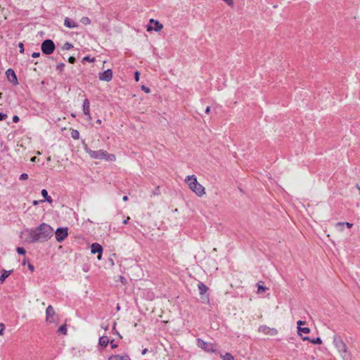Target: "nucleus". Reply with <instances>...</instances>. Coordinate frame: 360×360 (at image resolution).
Here are the masks:
<instances>
[{
	"label": "nucleus",
	"instance_id": "nucleus-28",
	"mask_svg": "<svg viewBox=\"0 0 360 360\" xmlns=\"http://www.w3.org/2000/svg\"><path fill=\"white\" fill-rule=\"evenodd\" d=\"M71 136L74 139H78L79 137V133L77 130H73L71 133Z\"/></svg>",
	"mask_w": 360,
	"mask_h": 360
},
{
	"label": "nucleus",
	"instance_id": "nucleus-6",
	"mask_svg": "<svg viewBox=\"0 0 360 360\" xmlns=\"http://www.w3.org/2000/svg\"><path fill=\"white\" fill-rule=\"evenodd\" d=\"M56 46L51 39L44 40L41 45V49L44 54L50 55L55 51Z\"/></svg>",
	"mask_w": 360,
	"mask_h": 360
},
{
	"label": "nucleus",
	"instance_id": "nucleus-19",
	"mask_svg": "<svg viewBox=\"0 0 360 360\" xmlns=\"http://www.w3.org/2000/svg\"><path fill=\"white\" fill-rule=\"evenodd\" d=\"M41 195L45 198L44 201H47L49 203L53 202L52 198L49 195L48 192L46 189H42L41 191Z\"/></svg>",
	"mask_w": 360,
	"mask_h": 360
},
{
	"label": "nucleus",
	"instance_id": "nucleus-47",
	"mask_svg": "<svg viewBox=\"0 0 360 360\" xmlns=\"http://www.w3.org/2000/svg\"><path fill=\"white\" fill-rule=\"evenodd\" d=\"M28 268H29V269H30L31 271H34V266H33L32 264H28Z\"/></svg>",
	"mask_w": 360,
	"mask_h": 360
},
{
	"label": "nucleus",
	"instance_id": "nucleus-4",
	"mask_svg": "<svg viewBox=\"0 0 360 360\" xmlns=\"http://www.w3.org/2000/svg\"><path fill=\"white\" fill-rule=\"evenodd\" d=\"M333 344L340 353L342 359L345 360L346 354L348 352V348L342 338L338 335H333Z\"/></svg>",
	"mask_w": 360,
	"mask_h": 360
},
{
	"label": "nucleus",
	"instance_id": "nucleus-30",
	"mask_svg": "<svg viewBox=\"0 0 360 360\" xmlns=\"http://www.w3.org/2000/svg\"><path fill=\"white\" fill-rule=\"evenodd\" d=\"M73 47V45L69 42H66L64 44L63 49L65 50H69Z\"/></svg>",
	"mask_w": 360,
	"mask_h": 360
},
{
	"label": "nucleus",
	"instance_id": "nucleus-43",
	"mask_svg": "<svg viewBox=\"0 0 360 360\" xmlns=\"http://www.w3.org/2000/svg\"><path fill=\"white\" fill-rule=\"evenodd\" d=\"M7 117V114H0V121L5 120Z\"/></svg>",
	"mask_w": 360,
	"mask_h": 360
},
{
	"label": "nucleus",
	"instance_id": "nucleus-40",
	"mask_svg": "<svg viewBox=\"0 0 360 360\" xmlns=\"http://www.w3.org/2000/svg\"><path fill=\"white\" fill-rule=\"evenodd\" d=\"M4 331V326L2 323H0V335H3Z\"/></svg>",
	"mask_w": 360,
	"mask_h": 360
},
{
	"label": "nucleus",
	"instance_id": "nucleus-29",
	"mask_svg": "<svg viewBox=\"0 0 360 360\" xmlns=\"http://www.w3.org/2000/svg\"><path fill=\"white\" fill-rule=\"evenodd\" d=\"M64 67H65V63H60L56 65V70L61 72H63Z\"/></svg>",
	"mask_w": 360,
	"mask_h": 360
},
{
	"label": "nucleus",
	"instance_id": "nucleus-8",
	"mask_svg": "<svg viewBox=\"0 0 360 360\" xmlns=\"http://www.w3.org/2000/svg\"><path fill=\"white\" fill-rule=\"evenodd\" d=\"M149 25H147V30L152 31L154 30L155 32H160L162 30L163 25L158 20H154L153 18L150 19Z\"/></svg>",
	"mask_w": 360,
	"mask_h": 360
},
{
	"label": "nucleus",
	"instance_id": "nucleus-33",
	"mask_svg": "<svg viewBox=\"0 0 360 360\" xmlns=\"http://www.w3.org/2000/svg\"><path fill=\"white\" fill-rule=\"evenodd\" d=\"M16 251L20 255H25V250L23 248H21V247L17 248Z\"/></svg>",
	"mask_w": 360,
	"mask_h": 360
},
{
	"label": "nucleus",
	"instance_id": "nucleus-53",
	"mask_svg": "<svg viewBox=\"0 0 360 360\" xmlns=\"http://www.w3.org/2000/svg\"><path fill=\"white\" fill-rule=\"evenodd\" d=\"M36 160H37V158L36 157H33V158H31L30 160H31V162H34L36 161Z\"/></svg>",
	"mask_w": 360,
	"mask_h": 360
},
{
	"label": "nucleus",
	"instance_id": "nucleus-48",
	"mask_svg": "<svg viewBox=\"0 0 360 360\" xmlns=\"http://www.w3.org/2000/svg\"><path fill=\"white\" fill-rule=\"evenodd\" d=\"M130 219V217H127L124 221H123V224H127L129 221Z\"/></svg>",
	"mask_w": 360,
	"mask_h": 360
},
{
	"label": "nucleus",
	"instance_id": "nucleus-9",
	"mask_svg": "<svg viewBox=\"0 0 360 360\" xmlns=\"http://www.w3.org/2000/svg\"><path fill=\"white\" fill-rule=\"evenodd\" d=\"M68 228H58L55 231V236L58 242H62L68 236Z\"/></svg>",
	"mask_w": 360,
	"mask_h": 360
},
{
	"label": "nucleus",
	"instance_id": "nucleus-27",
	"mask_svg": "<svg viewBox=\"0 0 360 360\" xmlns=\"http://www.w3.org/2000/svg\"><path fill=\"white\" fill-rule=\"evenodd\" d=\"M58 333H63L64 335H66L67 334V328H66V326L65 325H63L61 326L58 330Z\"/></svg>",
	"mask_w": 360,
	"mask_h": 360
},
{
	"label": "nucleus",
	"instance_id": "nucleus-51",
	"mask_svg": "<svg viewBox=\"0 0 360 360\" xmlns=\"http://www.w3.org/2000/svg\"><path fill=\"white\" fill-rule=\"evenodd\" d=\"M210 106H207V107L205 108V112H210Z\"/></svg>",
	"mask_w": 360,
	"mask_h": 360
},
{
	"label": "nucleus",
	"instance_id": "nucleus-34",
	"mask_svg": "<svg viewBox=\"0 0 360 360\" xmlns=\"http://www.w3.org/2000/svg\"><path fill=\"white\" fill-rule=\"evenodd\" d=\"M265 289L266 288L264 287H263L259 284L257 285V292L258 293H261V292H264L265 290Z\"/></svg>",
	"mask_w": 360,
	"mask_h": 360
},
{
	"label": "nucleus",
	"instance_id": "nucleus-7",
	"mask_svg": "<svg viewBox=\"0 0 360 360\" xmlns=\"http://www.w3.org/2000/svg\"><path fill=\"white\" fill-rule=\"evenodd\" d=\"M46 321L49 323H58V316L51 305H49L46 309Z\"/></svg>",
	"mask_w": 360,
	"mask_h": 360
},
{
	"label": "nucleus",
	"instance_id": "nucleus-22",
	"mask_svg": "<svg viewBox=\"0 0 360 360\" xmlns=\"http://www.w3.org/2000/svg\"><path fill=\"white\" fill-rule=\"evenodd\" d=\"M198 289L200 295L205 294L208 290L207 287L202 283H198Z\"/></svg>",
	"mask_w": 360,
	"mask_h": 360
},
{
	"label": "nucleus",
	"instance_id": "nucleus-59",
	"mask_svg": "<svg viewBox=\"0 0 360 360\" xmlns=\"http://www.w3.org/2000/svg\"><path fill=\"white\" fill-rule=\"evenodd\" d=\"M37 154H38V155H40V154H41V153H40L39 151H37Z\"/></svg>",
	"mask_w": 360,
	"mask_h": 360
},
{
	"label": "nucleus",
	"instance_id": "nucleus-37",
	"mask_svg": "<svg viewBox=\"0 0 360 360\" xmlns=\"http://www.w3.org/2000/svg\"><path fill=\"white\" fill-rule=\"evenodd\" d=\"M160 188L159 187H157L155 188V190L153 191V194L154 195H160Z\"/></svg>",
	"mask_w": 360,
	"mask_h": 360
},
{
	"label": "nucleus",
	"instance_id": "nucleus-55",
	"mask_svg": "<svg viewBox=\"0 0 360 360\" xmlns=\"http://www.w3.org/2000/svg\"><path fill=\"white\" fill-rule=\"evenodd\" d=\"M39 201L34 200V201L33 202V204H34V205H37V204L39 203Z\"/></svg>",
	"mask_w": 360,
	"mask_h": 360
},
{
	"label": "nucleus",
	"instance_id": "nucleus-12",
	"mask_svg": "<svg viewBox=\"0 0 360 360\" xmlns=\"http://www.w3.org/2000/svg\"><path fill=\"white\" fill-rule=\"evenodd\" d=\"M259 331L266 335L271 336L276 335L278 333V330L276 328H269L266 326H262L259 328Z\"/></svg>",
	"mask_w": 360,
	"mask_h": 360
},
{
	"label": "nucleus",
	"instance_id": "nucleus-3",
	"mask_svg": "<svg viewBox=\"0 0 360 360\" xmlns=\"http://www.w3.org/2000/svg\"><path fill=\"white\" fill-rule=\"evenodd\" d=\"M84 150L92 159H104L108 162H115L116 160V157L114 154L108 153L107 151L103 150H92L86 146L84 148Z\"/></svg>",
	"mask_w": 360,
	"mask_h": 360
},
{
	"label": "nucleus",
	"instance_id": "nucleus-54",
	"mask_svg": "<svg viewBox=\"0 0 360 360\" xmlns=\"http://www.w3.org/2000/svg\"><path fill=\"white\" fill-rule=\"evenodd\" d=\"M122 200L124 201H127L128 200V197L127 195H124L123 198H122Z\"/></svg>",
	"mask_w": 360,
	"mask_h": 360
},
{
	"label": "nucleus",
	"instance_id": "nucleus-42",
	"mask_svg": "<svg viewBox=\"0 0 360 360\" xmlns=\"http://www.w3.org/2000/svg\"><path fill=\"white\" fill-rule=\"evenodd\" d=\"M39 56H40V53L39 52H34L32 54V57H33V58H38Z\"/></svg>",
	"mask_w": 360,
	"mask_h": 360
},
{
	"label": "nucleus",
	"instance_id": "nucleus-26",
	"mask_svg": "<svg viewBox=\"0 0 360 360\" xmlns=\"http://www.w3.org/2000/svg\"><path fill=\"white\" fill-rule=\"evenodd\" d=\"M80 21L85 25H89L91 23V20L88 17H82Z\"/></svg>",
	"mask_w": 360,
	"mask_h": 360
},
{
	"label": "nucleus",
	"instance_id": "nucleus-32",
	"mask_svg": "<svg viewBox=\"0 0 360 360\" xmlns=\"http://www.w3.org/2000/svg\"><path fill=\"white\" fill-rule=\"evenodd\" d=\"M82 61H88V62L93 63L95 61V58H91L89 56H86L83 58Z\"/></svg>",
	"mask_w": 360,
	"mask_h": 360
},
{
	"label": "nucleus",
	"instance_id": "nucleus-46",
	"mask_svg": "<svg viewBox=\"0 0 360 360\" xmlns=\"http://www.w3.org/2000/svg\"><path fill=\"white\" fill-rule=\"evenodd\" d=\"M304 323H305V322H304V321H298L297 322V327H301V325H303V324H304Z\"/></svg>",
	"mask_w": 360,
	"mask_h": 360
},
{
	"label": "nucleus",
	"instance_id": "nucleus-23",
	"mask_svg": "<svg viewBox=\"0 0 360 360\" xmlns=\"http://www.w3.org/2000/svg\"><path fill=\"white\" fill-rule=\"evenodd\" d=\"M303 340H309L313 344L320 345L322 343L321 339L319 337L316 338L312 339V340L309 339L308 337H304V338H303Z\"/></svg>",
	"mask_w": 360,
	"mask_h": 360
},
{
	"label": "nucleus",
	"instance_id": "nucleus-15",
	"mask_svg": "<svg viewBox=\"0 0 360 360\" xmlns=\"http://www.w3.org/2000/svg\"><path fill=\"white\" fill-rule=\"evenodd\" d=\"M85 120L89 121L91 125L93 126H97L100 125L101 124V120L100 119H97L95 122H93L92 117L91 116V114H84Z\"/></svg>",
	"mask_w": 360,
	"mask_h": 360
},
{
	"label": "nucleus",
	"instance_id": "nucleus-5",
	"mask_svg": "<svg viewBox=\"0 0 360 360\" xmlns=\"http://www.w3.org/2000/svg\"><path fill=\"white\" fill-rule=\"evenodd\" d=\"M197 345L198 347L207 352L214 353L217 352V345L212 342H205L200 338L197 339Z\"/></svg>",
	"mask_w": 360,
	"mask_h": 360
},
{
	"label": "nucleus",
	"instance_id": "nucleus-45",
	"mask_svg": "<svg viewBox=\"0 0 360 360\" xmlns=\"http://www.w3.org/2000/svg\"><path fill=\"white\" fill-rule=\"evenodd\" d=\"M13 121L14 122H18L19 121V117H18L17 115H14V116L13 117Z\"/></svg>",
	"mask_w": 360,
	"mask_h": 360
},
{
	"label": "nucleus",
	"instance_id": "nucleus-44",
	"mask_svg": "<svg viewBox=\"0 0 360 360\" xmlns=\"http://www.w3.org/2000/svg\"><path fill=\"white\" fill-rule=\"evenodd\" d=\"M134 76H135L136 81H139V72L138 71H136L135 72Z\"/></svg>",
	"mask_w": 360,
	"mask_h": 360
},
{
	"label": "nucleus",
	"instance_id": "nucleus-41",
	"mask_svg": "<svg viewBox=\"0 0 360 360\" xmlns=\"http://www.w3.org/2000/svg\"><path fill=\"white\" fill-rule=\"evenodd\" d=\"M141 89L143 91H144L146 93H149L150 91V89L146 86H142Z\"/></svg>",
	"mask_w": 360,
	"mask_h": 360
},
{
	"label": "nucleus",
	"instance_id": "nucleus-25",
	"mask_svg": "<svg viewBox=\"0 0 360 360\" xmlns=\"http://www.w3.org/2000/svg\"><path fill=\"white\" fill-rule=\"evenodd\" d=\"M222 360H234L233 356L230 353H226L224 355H221Z\"/></svg>",
	"mask_w": 360,
	"mask_h": 360
},
{
	"label": "nucleus",
	"instance_id": "nucleus-50",
	"mask_svg": "<svg viewBox=\"0 0 360 360\" xmlns=\"http://www.w3.org/2000/svg\"><path fill=\"white\" fill-rule=\"evenodd\" d=\"M110 343H111V347H112V348H115V347H117V345L114 344V343H113V341H111V342H110Z\"/></svg>",
	"mask_w": 360,
	"mask_h": 360
},
{
	"label": "nucleus",
	"instance_id": "nucleus-20",
	"mask_svg": "<svg viewBox=\"0 0 360 360\" xmlns=\"http://www.w3.org/2000/svg\"><path fill=\"white\" fill-rule=\"evenodd\" d=\"M82 108H83V112H89L90 103L87 98L84 99Z\"/></svg>",
	"mask_w": 360,
	"mask_h": 360
},
{
	"label": "nucleus",
	"instance_id": "nucleus-38",
	"mask_svg": "<svg viewBox=\"0 0 360 360\" xmlns=\"http://www.w3.org/2000/svg\"><path fill=\"white\" fill-rule=\"evenodd\" d=\"M75 58L73 57V56H70L69 58H68V62L71 64H73L75 63Z\"/></svg>",
	"mask_w": 360,
	"mask_h": 360
},
{
	"label": "nucleus",
	"instance_id": "nucleus-1",
	"mask_svg": "<svg viewBox=\"0 0 360 360\" xmlns=\"http://www.w3.org/2000/svg\"><path fill=\"white\" fill-rule=\"evenodd\" d=\"M53 233L52 227L46 224H41L36 229H25L20 233V238L27 243L46 241Z\"/></svg>",
	"mask_w": 360,
	"mask_h": 360
},
{
	"label": "nucleus",
	"instance_id": "nucleus-39",
	"mask_svg": "<svg viewBox=\"0 0 360 360\" xmlns=\"http://www.w3.org/2000/svg\"><path fill=\"white\" fill-rule=\"evenodd\" d=\"M225 1L229 6H233V0H223Z\"/></svg>",
	"mask_w": 360,
	"mask_h": 360
},
{
	"label": "nucleus",
	"instance_id": "nucleus-13",
	"mask_svg": "<svg viewBox=\"0 0 360 360\" xmlns=\"http://www.w3.org/2000/svg\"><path fill=\"white\" fill-rule=\"evenodd\" d=\"M112 78V72L108 69L103 72L99 73V79L102 81L110 82Z\"/></svg>",
	"mask_w": 360,
	"mask_h": 360
},
{
	"label": "nucleus",
	"instance_id": "nucleus-56",
	"mask_svg": "<svg viewBox=\"0 0 360 360\" xmlns=\"http://www.w3.org/2000/svg\"><path fill=\"white\" fill-rule=\"evenodd\" d=\"M46 160H47V161H50V160H51V156H49V157L46 158Z\"/></svg>",
	"mask_w": 360,
	"mask_h": 360
},
{
	"label": "nucleus",
	"instance_id": "nucleus-35",
	"mask_svg": "<svg viewBox=\"0 0 360 360\" xmlns=\"http://www.w3.org/2000/svg\"><path fill=\"white\" fill-rule=\"evenodd\" d=\"M18 47L20 49V52L21 53H23L24 51H25V49H24V45L22 42H20L19 44H18Z\"/></svg>",
	"mask_w": 360,
	"mask_h": 360
},
{
	"label": "nucleus",
	"instance_id": "nucleus-24",
	"mask_svg": "<svg viewBox=\"0 0 360 360\" xmlns=\"http://www.w3.org/2000/svg\"><path fill=\"white\" fill-rule=\"evenodd\" d=\"M298 333L301 334V333L308 334L310 333V328L308 327H297Z\"/></svg>",
	"mask_w": 360,
	"mask_h": 360
},
{
	"label": "nucleus",
	"instance_id": "nucleus-16",
	"mask_svg": "<svg viewBox=\"0 0 360 360\" xmlns=\"http://www.w3.org/2000/svg\"><path fill=\"white\" fill-rule=\"evenodd\" d=\"M108 360H130L128 355H112L108 358Z\"/></svg>",
	"mask_w": 360,
	"mask_h": 360
},
{
	"label": "nucleus",
	"instance_id": "nucleus-58",
	"mask_svg": "<svg viewBox=\"0 0 360 360\" xmlns=\"http://www.w3.org/2000/svg\"><path fill=\"white\" fill-rule=\"evenodd\" d=\"M356 188L360 191V186L359 185H356Z\"/></svg>",
	"mask_w": 360,
	"mask_h": 360
},
{
	"label": "nucleus",
	"instance_id": "nucleus-11",
	"mask_svg": "<svg viewBox=\"0 0 360 360\" xmlns=\"http://www.w3.org/2000/svg\"><path fill=\"white\" fill-rule=\"evenodd\" d=\"M91 252L92 254L98 253V256H97L98 259L100 260L101 259L103 248L100 244H98L97 243H93L91 246Z\"/></svg>",
	"mask_w": 360,
	"mask_h": 360
},
{
	"label": "nucleus",
	"instance_id": "nucleus-52",
	"mask_svg": "<svg viewBox=\"0 0 360 360\" xmlns=\"http://www.w3.org/2000/svg\"><path fill=\"white\" fill-rule=\"evenodd\" d=\"M148 352V349H144L142 350V354L144 355L146 354V352Z\"/></svg>",
	"mask_w": 360,
	"mask_h": 360
},
{
	"label": "nucleus",
	"instance_id": "nucleus-57",
	"mask_svg": "<svg viewBox=\"0 0 360 360\" xmlns=\"http://www.w3.org/2000/svg\"><path fill=\"white\" fill-rule=\"evenodd\" d=\"M71 115H72L73 117H76V115H75V114H71Z\"/></svg>",
	"mask_w": 360,
	"mask_h": 360
},
{
	"label": "nucleus",
	"instance_id": "nucleus-18",
	"mask_svg": "<svg viewBox=\"0 0 360 360\" xmlns=\"http://www.w3.org/2000/svg\"><path fill=\"white\" fill-rule=\"evenodd\" d=\"M346 226L347 228L350 229L353 226V224L349 222H338L335 224V226L338 228L340 231H342L343 227Z\"/></svg>",
	"mask_w": 360,
	"mask_h": 360
},
{
	"label": "nucleus",
	"instance_id": "nucleus-17",
	"mask_svg": "<svg viewBox=\"0 0 360 360\" xmlns=\"http://www.w3.org/2000/svg\"><path fill=\"white\" fill-rule=\"evenodd\" d=\"M12 271H13V270H10V271L3 270L2 274L0 276V283H3L4 282V281L6 280V278L7 277H8V276L11 274Z\"/></svg>",
	"mask_w": 360,
	"mask_h": 360
},
{
	"label": "nucleus",
	"instance_id": "nucleus-14",
	"mask_svg": "<svg viewBox=\"0 0 360 360\" xmlns=\"http://www.w3.org/2000/svg\"><path fill=\"white\" fill-rule=\"evenodd\" d=\"M64 25L68 28H75L78 27L77 22L68 17L65 18Z\"/></svg>",
	"mask_w": 360,
	"mask_h": 360
},
{
	"label": "nucleus",
	"instance_id": "nucleus-2",
	"mask_svg": "<svg viewBox=\"0 0 360 360\" xmlns=\"http://www.w3.org/2000/svg\"><path fill=\"white\" fill-rule=\"evenodd\" d=\"M185 182L188 184L189 188L198 197H202L205 194V188L197 180L195 175L187 176Z\"/></svg>",
	"mask_w": 360,
	"mask_h": 360
},
{
	"label": "nucleus",
	"instance_id": "nucleus-21",
	"mask_svg": "<svg viewBox=\"0 0 360 360\" xmlns=\"http://www.w3.org/2000/svg\"><path fill=\"white\" fill-rule=\"evenodd\" d=\"M109 342V339L107 336H102L99 339V345L102 347H106Z\"/></svg>",
	"mask_w": 360,
	"mask_h": 360
},
{
	"label": "nucleus",
	"instance_id": "nucleus-31",
	"mask_svg": "<svg viewBox=\"0 0 360 360\" xmlns=\"http://www.w3.org/2000/svg\"><path fill=\"white\" fill-rule=\"evenodd\" d=\"M17 149L15 150V151L20 154V152H21V149L22 150H25V148L24 147V146L22 144H17Z\"/></svg>",
	"mask_w": 360,
	"mask_h": 360
},
{
	"label": "nucleus",
	"instance_id": "nucleus-10",
	"mask_svg": "<svg viewBox=\"0 0 360 360\" xmlns=\"http://www.w3.org/2000/svg\"><path fill=\"white\" fill-rule=\"evenodd\" d=\"M6 76L8 82L12 83L14 86H17L19 84L17 76L12 68H8L6 71Z\"/></svg>",
	"mask_w": 360,
	"mask_h": 360
},
{
	"label": "nucleus",
	"instance_id": "nucleus-49",
	"mask_svg": "<svg viewBox=\"0 0 360 360\" xmlns=\"http://www.w3.org/2000/svg\"><path fill=\"white\" fill-rule=\"evenodd\" d=\"M120 280L122 283L125 282V278L122 276H120Z\"/></svg>",
	"mask_w": 360,
	"mask_h": 360
},
{
	"label": "nucleus",
	"instance_id": "nucleus-36",
	"mask_svg": "<svg viewBox=\"0 0 360 360\" xmlns=\"http://www.w3.org/2000/svg\"><path fill=\"white\" fill-rule=\"evenodd\" d=\"M27 179H28V174H25V173L22 174L20 176V180H26Z\"/></svg>",
	"mask_w": 360,
	"mask_h": 360
}]
</instances>
